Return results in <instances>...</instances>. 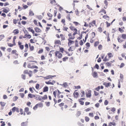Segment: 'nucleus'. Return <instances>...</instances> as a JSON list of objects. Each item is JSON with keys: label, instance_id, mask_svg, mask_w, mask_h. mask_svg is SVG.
<instances>
[{"label": "nucleus", "instance_id": "nucleus-34", "mask_svg": "<svg viewBox=\"0 0 126 126\" xmlns=\"http://www.w3.org/2000/svg\"><path fill=\"white\" fill-rule=\"evenodd\" d=\"M81 93L82 94L81 95V97H84L85 96V92L84 91H82L81 92Z\"/></svg>", "mask_w": 126, "mask_h": 126}, {"label": "nucleus", "instance_id": "nucleus-54", "mask_svg": "<svg viewBox=\"0 0 126 126\" xmlns=\"http://www.w3.org/2000/svg\"><path fill=\"white\" fill-rule=\"evenodd\" d=\"M102 46L101 45H100L98 47V49L99 50H101L102 48Z\"/></svg>", "mask_w": 126, "mask_h": 126}, {"label": "nucleus", "instance_id": "nucleus-41", "mask_svg": "<svg viewBox=\"0 0 126 126\" xmlns=\"http://www.w3.org/2000/svg\"><path fill=\"white\" fill-rule=\"evenodd\" d=\"M16 107H14L12 108V110L13 112H14L16 110Z\"/></svg>", "mask_w": 126, "mask_h": 126}, {"label": "nucleus", "instance_id": "nucleus-60", "mask_svg": "<svg viewBox=\"0 0 126 126\" xmlns=\"http://www.w3.org/2000/svg\"><path fill=\"white\" fill-rule=\"evenodd\" d=\"M107 26V27H108L110 25V24L107 21L106 22Z\"/></svg>", "mask_w": 126, "mask_h": 126}, {"label": "nucleus", "instance_id": "nucleus-52", "mask_svg": "<svg viewBox=\"0 0 126 126\" xmlns=\"http://www.w3.org/2000/svg\"><path fill=\"white\" fill-rule=\"evenodd\" d=\"M20 94L22 98H23L24 97V93H21Z\"/></svg>", "mask_w": 126, "mask_h": 126}, {"label": "nucleus", "instance_id": "nucleus-43", "mask_svg": "<svg viewBox=\"0 0 126 126\" xmlns=\"http://www.w3.org/2000/svg\"><path fill=\"white\" fill-rule=\"evenodd\" d=\"M107 56H106L105 57L104 59L103 60V61L105 62L108 61H109V60L107 58Z\"/></svg>", "mask_w": 126, "mask_h": 126}, {"label": "nucleus", "instance_id": "nucleus-62", "mask_svg": "<svg viewBox=\"0 0 126 126\" xmlns=\"http://www.w3.org/2000/svg\"><path fill=\"white\" fill-rule=\"evenodd\" d=\"M99 106V104L98 103H97L95 105V107L97 108H98Z\"/></svg>", "mask_w": 126, "mask_h": 126}, {"label": "nucleus", "instance_id": "nucleus-36", "mask_svg": "<svg viewBox=\"0 0 126 126\" xmlns=\"http://www.w3.org/2000/svg\"><path fill=\"white\" fill-rule=\"evenodd\" d=\"M85 120L86 122H88L89 121V119L88 117L86 116L85 117Z\"/></svg>", "mask_w": 126, "mask_h": 126}, {"label": "nucleus", "instance_id": "nucleus-56", "mask_svg": "<svg viewBox=\"0 0 126 126\" xmlns=\"http://www.w3.org/2000/svg\"><path fill=\"white\" fill-rule=\"evenodd\" d=\"M124 65V63H122L120 66V68H121L123 67Z\"/></svg>", "mask_w": 126, "mask_h": 126}, {"label": "nucleus", "instance_id": "nucleus-6", "mask_svg": "<svg viewBox=\"0 0 126 126\" xmlns=\"http://www.w3.org/2000/svg\"><path fill=\"white\" fill-rule=\"evenodd\" d=\"M55 44L61 45L60 41L59 40H55L54 42Z\"/></svg>", "mask_w": 126, "mask_h": 126}, {"label": "nucleus", "instance_id": "nucleus-58", "mask_svg": "<svg viewBox=\"0 0 126 126\" xmlns=\"http://www.w3.org/2000/svg\"><path fill=\"white\" fill-rule=\"evenodd\" d=\"M73 23L76 26L78 25L79 24V23L77 22L74 21L73 22Z\"/></svg>", "mask_w": 126, "mask_h": 126}, {"label": "nucleus", "instance_id": "nucleus-63", "mask_svg": "<svg viewBox=\"0 0 126 126\" xmlns=\"http://www.w3.org/2000/svg\"><path fill=\"white\" fill-rule=\"evenodd\" d=\"M29 39H30V38L31 37V36L30 35V34H28V35H26V36Z\"/></svg>", "mask_w": 126, "mask_h": 126}, {"label": "nucleus", "instance_id": "nucleus-46", "mask_svg": "<svg viewBox=\"0 0 126 126\" xmlns=\"http://www.w3.org/2000/svg\"><path fill=\"white\" fill-rule=\"evenodd\" d=\"M79 101L80 103V104L81 105H83L84 104V102L83 101H81L79 100Z\"/></svg>", "mask_w": 126, "mask_h": 126}, {"label": "nucleus", "instance_id": "nucleus-21", "mask_svg": "<svg viewBox=\"0 0 126 126\" xmlns=\"http://www.w3.org/2000/svg\"><path fill=\"white\" fill-rule=\"evenodd\" d=\"M0 104L2 106H4L6 104V103L4 102H0Z\"/></svg>", "mask_w": 126, "mask_h": 126}, {"label": "nucleus", "instance_id": "nucleus-2", "mask_svg": "<svg viewBox=\"0 0 126 126\" xmlns=\"http://www.w3.org/2000/svg\"><path fill=\"white\" fill-rule=\"evenodd\" d=\"M103 85L105 86L106 87H108L109 86H110V83L109 82L107 83L105 82L103 83Z\"/></svg>", "mask_w": 126, "mask_h": 126}, {"label": "nucleus", "instance_id": "nucleus-19", "mask_svg": "<svg viewBox=\"0 0 126 126\" xmlns=\"http://www.w3.org/2000/svg\"><path fill=\"white\" fill-rule=\"evenodd\" d=\"M106 63V65L108 66H111V62H108L106 63Z\"/></svg>", "mask_w": 126, "mask_h": 126}, {"label": "nucleus", "instance_id": "nucleus-16", "mask_svg": "<svg viewBox=\"0 0 126 126\" xmlns=\"http://www.w3.org/2000/svg\"><path fill=\"white\" fill-rule=\"evenodd\" d=\"M120 78L121 79L120 80L122 82L123 80V75L121 74H120Z\"/></svg>", "mask_w": 126, "mask_h": 126}, {"label": "nucleus", "instance_id": "nucleus-37", "mask_svg": "<svg viewBox=\"0 0 126 126\" xmlns=\"http://www.w3.org/2000/svg\"><path fill=\"white\" fill-rule=\"evenodd\" d=\"M27 29L29 30V31L31 32L33 30L32 29V27H29V28H28Z\"/></svg>", "mask_w": 126, "mask_h": 126}, {"label": "nucleus", "instance_id": "nucleus-23", "mask_svg": "<svg viewBox=\"0 0 126 126\" xmlns=\"http://www.w3.org/2000/svg\"><path fill=\"white\" fill-rule=\"evenodd\" d=\"M62 54L61 53H59L58 54V55L57 56L58 58H62Z\"/></svg>", "mask_w": 126, "mask_h": 126}, {"label": "nucleus", "instance_id": "nucleus-3", "mask_svg": "<svg viewBox=\"0 0 126 126\" xmlns=\"http://www.w3.org/2000/svg\"><path fill=\"white\" fill-rule=\"evenodd\" d=\"M68 44L69 46L71 45V44H73L74 43V41L71 40H70L69 39H68Z\"/></svg>", "mask_w": 126, "mask_h": 126}, {"label": "nucleus", "instance_id": "nucleus-44", "mask_svg": "<svg viewBox=\"0 0 126 126\" xmlns=\"http://www.w3.org/2000/svg\"><path fill=\"white\" fill-rule=\"evenodd\" d=\"M38 19L39 20H41L43 18L42 17L41 15H39L37 16Z\"/></svg>", "mask_w": 126, "mask_h": 126}, {"label": "nucleus", "instance_id": "nucleus-61", "mask_svg": "<svg viewBox=\"0 0 126 126\" xmlns=\"http://www.w3.org/2000/svg\"><path fill=\"white\" fill-rule=\"evenodd\" d=\"M89 115L92 117H93L94 116V114L93 113H89Z\"/></svg>", "mask_w": 126, "mask_h": 126}, {"label": "nucleus", "instance_id": "nucleus-57", "mask_svg": "<svg viewBox=\"0 0 126 126\" xmlns=\"http://www.w3.org/2000/svg\"><path fill=\"white\" fill-rule=\"evenodd\" d=\"M19 47L21 49H23L24 48V45H20V46H19Z\"/></svg>", "mask_w": 126, "mask_h": 126}, {"label": "nucleus", "instance_id": "nucleus-64", "mask_svg": "<svg viewBox=\"0 0 126 126\" xmlns=\"http://www.w3.org/2000/svg\"><path fill=\"white\" fill-rule=\"evenodd\" d=\"M27 67L28 68H32V66H31V64L30 63L28 64Z\"/></svg>", "mask_w": 126, "mask_h": 126}, {"label": "nucleus", "instance_id": "nucleus-4", "mask_svg": "<svg viewBox=\"0 0 126 126\" xmlns=\"http://www.w3.org/2000/svg\"><path fill=\"white\" fill-rule=\"evenodd\" d=\"M92 75L94 78H96L97 77V74L96 72H94L92 73Z\"/></svg>", "mask_w": 126, "mask_h": 126}, {"label": "nucleus", "instance_id": "nucleus-48", "mask_svg": "<svg viewBox=\"0 0 126 126\" xmlns=\"http://www.w3.org/2000/svg\"><path fill=\"white\" fill-rule=\"evenodd\" d=\"M45 103H46V105L48 107L50 106V102H46Z\"/></svg>", "mask_w": 126, "mask_h": 126}, {"label": "nucleus", "instance_id": "nucleus-39", "mask_svg": "<svg viewBox=\"0 0 126 126\" xmlns=\"http://www.w3.org/2000/svg\"><path fill=\"white\" fill-rule=\"evenodd\" d=\"M37 96L38 97V98L39 100H41L42 99V97L39 95H37Z\"/></svg>", "mask_w": 126, "mask_h": 126}, {"label": "nucleus", "instance_id": "nucleus-22", "mask_svg": "<svg viewBox=\"0 0 126 126\" xmlns=\"http://www.w3.org/2000/svg\"><path fill=\"white\" fill-rule=\"evenodd\" d=\"M31 51H32L34 49V47L33 46H31V45H29Z\"/></svg>", "mask_w": 126, "mask_h": 126}, {"label": "nucleus", "instance_id": "nucleus-45", "mask_svg": "<svg viewBox=\"0 0 126 126\" xmlns=\"http://www.w3.org/2000/svg\"><path fill=\"white\" fill-rule=\"evenodd\" d=\"M39 85L38 84H37L35 86V88L36 89H39Z\"/></svg>", "mask_w": 126, "mask_h": 126}, {"label": "nucleus", "instance_id": "nucleus-49", "mask_svg": "<svg viewBox=\"0 0 126 126\" xmlns=\"http://www.w3.org/2000/svg\"><path fill=\"white\" fill-rule=\"evenodd\" d=\"M109 102L107 100H106L104 102V105H106L108 104Z\"/></svg>", "mask_w": 126, "mask_h": 126}, {"label": "nucleus", "instance_id": "nucleus-40", "mask_svg": "<svg viewBox=\"0 0 126 126\" xmlns=\"http://www.w3.org/2000/svg\"><path fill=\"white\" fill-rule=\"evenodd\" d=\"M21 77L23 79L25 80L26 79V75H22Z\"/></svg>", "mask_w": 126, "mask_h": 126}, {"label": "nucleus", "instance_id": "nucleus-20", "mask_svg": "<svg viewBox=\"0 0 126 126\" xmlns=\"http://www.w3.org/2000/svg\"><path fill=\"white\" fill-rule=\"evenodd\" d=\"M51 80H50L49 81H48L47 82L46 81L45 82L47 84H52L51 82Z\"/></svg>", "mask_w": 126, "mask_h": 126}, {"label": "nucleus", "instance_id": "nucleus-11", "mask_svg": "<svg viewBox=\"0 0 126 126\" xmlns=\"http://www.w3.org/2000/svg\"><path fill=\"white\" fill-rule=\"evenodd\" d=\"M52 75H49L46 76L45 77H44V78L47 79H49L51 78Z\"/></svg>", "mask_w": 126, "mask_h": 126}, {"label": "nucleus", "instance_id": "nucleus-50", "mask_svg": "<svg viewBox=\"0 0 126 126\" xmlns=\"http://www.w3.org/2000/svg\"><path fill=\"white\" fill-rule=\"evenodd\" d=\"M98 29L99 32H101L102 31V28L101 27H99L98 28Z\"/></svg>", "mask_w": 126, "mask_h": 126}, {"label": "nucleus", "instance_id": "nucleus-28", "mask_svg": "<svg viewBox=\"0 0 126 126\" xmlns=\"http://www.w3.org/2000/svg\"><path fill=\"white\" fill-rule=\"evenodd\" d=\"M68 59V57H65L64 58H63V61L65 62L66 61L67 59Z\"/></svg>", "mask_w": 126, "mask_h": 126}, {"label": "nucleus", "instance_id": "nucleus-42", "mask_svg": "<svg viewBox=\"0 0 126 126\" xmlns=\"http://www.w3.org/2000/svg\"><path fill=\"white\" fill-rule=\"evenodd\" d=\"M92 38H94L95 36V33L94 32L92 33Z\"/></svg>", "mask_w": 126, "mask_h": 126}, {"label": "nucleus", "instance_id": "nucleus-9", "mask_svg": "<svg viewBox=\"0 0 126 126\" xmlns=\"http://www.w3.org/2000/svg\"><path fill=\"white\" fill-rule=\"evenodd\" d=\"M28 96L29 97L31 98H32L33 97H35V95L33 94H28Z\"/></svg>", "mask_w": 126, "mask_h": 126}, {"label": "nucleus", "instance_id": "nucleus-18", "mask_svg": "<svg viewBox=\"0 0 126 126\" xmlns=\"http://www.w3.org/2000/svg\"><path fill=\"white\" fill-rule=\"evenodd\" d=\"M78 94L79 93L78 92H74V97L76 98H77L78 96Z\"/></svg>", "mask_w": 126, "mask_h": 126}, {"label": "nucleus", "instance_id": "nucleus-17", "mask_svg": "<svg viewBox=\"0 0 126 126\" xmlns=\"http://www.w3.org/2000/svg\"><path fill=\"white\" fill-rule=\"evenodd\" d=\"M21 126H27V122H23L21 123Z\"/></svg>", "mask_w": 126, "mask_h": 126}, {"label": "nucleus", "instance_id": "nucleus-10", "mask_svg": "<svg viewBox=\"0 0 126 126\" xmlns=\"http://www.w3.org/2000/svg\"><path fill=\"white\" fill-rule=\"evenodd\" d=\"M48 88L47 86H45L43 88L44 92H47L48 91Z\"/></svg>", "mask_w": 126, "mask_h": 126}, {"label": "nucleus", "instance_id": "nucleus-53", "mask_svg": "<svg viewBox=\"0 0 126 126\" xmlns=\"http://www.w3.org/2000/svg\"><path fill=\"white\" fill-rule=\"evenodd\" d=\"M56 91H54L53 93V95H54V97L56 98Z\"/></svg>", "mask_w": 126, "mask_h": 126}, {"label": "nucleus", "instance_id": "nucleus-59", "mask_svg": "<svg viewBox=\"0 0 126 126\" xmlns=\"http://www.w3.org/2000/svg\"><path fill=\"white\" fill-rule=\"evenodd\" d=\"M38 68V67L35 65H32V68Z\"/></svg>", "mask_w": 126, "mask_h": 126}, {"label": "nucleus", "instance_id": "nucleus-27", "mask_svg": "<svg viewBox=\"0 0 126 126\" xmlns=\"http://www.w3.org/2000/svg\"><path fill=\"white\" fill-rule=\"evenodd\" d=\"M122 37L123 39L126 38V34H123L122 35Z\"/></svg>", "mask_w": 126, "mask_h": 126}, {"label": "nucleus", "instance_id": "nucleus-32", "mask_svg": "<svg viewBox=\"0 0 126 126\" xmlns=\"http://www.w3.org/2000/svg\"><path fill=\"white\" fill-rule=\"evenodd\" d=\"M4 35H0V41H1L4 37Z\"/></svg>", "mask_w": 126, "mask_h": 126}, {"label": "nucleus", "instance_id": "nucleus-33", "mask_svg": "<svg viewBox=\"0 0 126 126\" xmlns=\"http://www.w3.org/2000/svg\"><path fill=\"white\" fill-rule=\"evenodd\" d=\"M104 4H105L106 6H107L108 5V2L107 0H105L104 1Z\"/></svg>", "mask_w": 126, "mask_h": 126}, {"label": "nucleus", "instance_id": "nucleus-7", "mask_svg": "<svg viewBox=\"0 0 126 126\" xmlns=\"http://www.w3.org/2000/svg\"><path fill=\"white\" fill-rule=\"evenodd\" d=\"M81 114V111H78L76 114V116L77 117H78Z\"/></svg>", "mask_w": 126, "mask_h": 126}, {"label": "nucleus", "instance_id": "nucleus-14", "mask_svg": "<svg viewBox=\"0 0 126 126\" xmlns=\"http://www.w3.org/2000/svg\"><path fill=\"white\" fill-rule=\"evenodd\" d=\"M75 32H74L73 33V36H74L75 35L77 34V29L76 28L74 29V31Z\"/></svg>", "mask_w": 126, "mask_h": 126}, {"label": "nucleus", "instance_id": "nucleus-38", "mask_svg": "<svg viewBox=\"0 0 126 126\" xmlns=\"http://www.w3.org/2000/svg\"><path fill=\"white\" fill-rule=\"evenodd\" d=\"M29 108L28 107H26L25 108V112H27L29 111Z\"/></svg>", "mask_w": 126, "mask_h": 126}, {"label": "nucleus", "instance_id": "nucleus-29", "mask_svg": "<svg viewBox=\"0 0 126 126\" xmlns=\"http://www.w3.org/2000/svg\"><path fill=\"white\" fill-rule=\"evenodd\" d=\"M50 3L52 4H54L56 3V1L55 0H51Z\"/></svg>", "mask_w": 126, "mask_h": 126}, {"label": "nucleus", "instance_id": "nucleus-51", "mask_svg": "<svg viewBox=\"0 0 126 126\" xmlns=\"http://www.w3.org/2000/svg\"><path fill=\"white\" fill-rule=\"evenodd\" d=\"M103 17L106 19H107V18H108L109 19V16L105 15L103 16Z\"/></svg>", "mask_w": 126, "mask_h": 126}, {"label": "nucleus", "instance_id": "nucleus-24", "mask_svg": "<svg viewBox=\"0 0 126 126\" xmlns=\"http://www.w3.org/2000/svg\"><path fill=\"white\" fill-rule=\"evenodd\" d=\"M63 87H67L68 86L67 83V82H65L63 83Z\"/></svg>", "mask_w": 126, "mask_h": 126}, {"label": "nucleus", "instance_id": "nucleus-55", "mask_svg": "<svg viewBox=\"0 0 126 126\" xmlns=\"http://www.w3.org/2000/svg\"><path fill=\"white\" fill-rule=\"evenodd\" d=\"M38 107V105L37 104H36L33 107V109L34 110H36V109H37Z\"/></svg>", "mask_w": 126, "mask_h": 126}, {"label": "nucleus", "instance_id": "nucleus-35", "mask_svg": "<svg viewBox=\"0 0 126 126\" xmlns=\"http://www.w3.org/2000/svg\"><path fill=\"white\" fill-rule=\"evenodd\" d=\"M18 99V97H17L16 96H15L13 98V100L14 101H15L16 100Z\"/></svg>", "mask_w": 126, "mask_h": 126}, {"label": "nucleus", "instance_id": "nucleus-26", "mask_svg": "<svg viewBox=\"0 0 126 126\" xmlns=\"http://www.w3.org/2000/svg\"><path fill=\"white\" fill-rule=\"evenodd\" d=\"M37 104L38 105V106L39 107L42 108L43 106V104L42 103H40Z\"/></svg>", "mask_w": 126, "mask_h": 126}, {"label": "nucleus", "instance_id": "nucleus-13", "mask_svg": "<svg viewBox=\"0 0 126 126\" xmlns=\"http://www.w3.org/2000/svg\"><path fill=\"white\" fill-rule=\"evenodd\" d=\"M29 15L30 16H33L34 15V14L33 13V12L31 10H30V12H29Z\"/></svg>", "mask_w": 126, "mask_h": 126}, {"label": "nucleus", "instance_id": "nucleus-12", "mask_svg": "<svg viewBox=\"0 0 126 126\" xmlns=\"http://www.w3.org/2000/svg\"><path fill=\"white\" fill-rule=\"evenodd\" d=\"M9 11V8H8L7 9H5L4 8L2 10V11L4 13H7Z\"/></svg>", "mask_w": 126, "mask_h": 126}, {"label": "nucleus", "instance_id": "nucleus-25", "mask_svg": "<svg viewBox=\"0 0 126 126\" xmlns=\"http://www.w3.org/2000/svg\"><path fill=\"white\" fill-rule=\"evenodd\" d=\"M47 95H45L44 96L42 97V99L43 100H45L47 99Z\"/></svg>", "mask_w": 126, "mask_h": 126}, {"label": "nucleus", "instance_id": "nucleus-47", "mask_svg": "<svg viewBox=\"0 0 126 126\" xmlns=\"http://www.w3.org/2000/svg\"><path fill=\"white\" fill-rule=\"evenodd\" d=\"M117 39L118 41V42L120 43H121L123 41V40H122L120 39L119 37H118L117 38Z\"/></svg>", "mask_w": 126, "mask_h": 126}, {"label": "nucleus", "instance_id": "nucleus-31", "mask_svg": "<svg viewBox=\"0 0 126 126\" xmlns=\"http://www.w3.org/2000/svg\"><path fill=\"white\" fill-rule=\"evenodd\" d=\"M99 44V42L98 41H96V42L94 44V46L95 47H96Z\"/></svg>", "mask_w": 126, "mask_h": 126}, {"label": "nucleus", "instance_id": "nucleus-1", "mask_svg": "<svg viewBox=\"0 0 126 126\" xmlns=\"http://www.w3.org/2000/svg\"><path fill=\"white\" fill-rule=\"evenodd\" d=\"M91 91L89 90L88 91V92L86 93V95L87 97H90L91 96Z\"/></svg>", "mask_w": 126, "mask_h": 126}, {"label": "nucleus", "instance_id": "nucleus-8", "mask_svg": "<svg viewBox=\"0 0 126 126\" xmlns=\"http://www.w3.org/2000/svg\"><path fill=\"white\" fill-rule=\"evenodd\" d=\"M68 36H69V39H74L75 38V37L73 36L72 37V34L71 33H70L68 34Z\"/></svg>", "mask_w": 126, "mask_h": 126}, {"label": "nucleus", "instance_id": "nucleus-15", "mask_svg": "<svg viewBox=\"0 0 126 126\" xmlns=\"http://www.w3.org/2000/svg\"><path fill=\"white\" fill-rule=\"evenodd\" d=\"M13 32L15 34H17L19 33L18 30L17 29H15L14 31Z\"/></svg>", "mask_w": 126, "mask_h": 126}, {"label": "nucleus", "instance_id": "nucleus-5", "mask_svg": "<svg viewBox=\"0 0 126 126\" xmlns=\"http://www.w3.org/2000/svg\"><path fill=\"white\" fill-rule=\"evenodd\" d=\"M35 31L37 33L40 32H41V30L38 27L35 28Z\"/></svg>", "mask_w": 126, "mask_h": 126}, {"label": "nucleus", "instance_id": "nucleus-30", "mask_svg": "<svg viewBox=\"0 0 126 126\" xmlns=\"http://www.w3.org/2000/svg\"><path fill=\"white\" fill-rule=\"evenodd\" d=\"M75 46L76 47H78V41L76 40L75 41Z\"/></svg>", "mask_w": 126, "mask_h": 126}]
</instances>
